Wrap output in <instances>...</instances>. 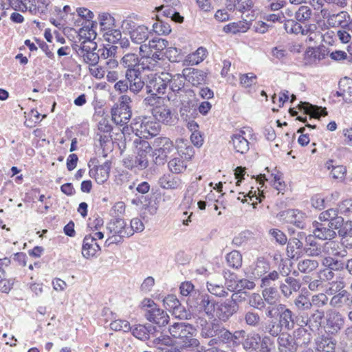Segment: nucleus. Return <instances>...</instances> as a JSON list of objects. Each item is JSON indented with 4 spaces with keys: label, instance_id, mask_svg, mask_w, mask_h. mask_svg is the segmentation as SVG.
<instances>
[{
    "label": "nucleus",
    "instance_id": "nucleus-24",
    "mask_svg": "<svg viewBox=\"0 0 352 352\" xmlns=\"http://www.w3.org/2000/svg\"><path fill=\"white\" fill-rule=\"evenodd\" d=\"M278 349L280 352H296L298 347L292 334L283 332L277 338Z\"/></svg>",
    "mask_w": 352,
    "mask_h": 352
},
{
    "label": "nucleus",
    "instance_id": "nucleus-6",
    "mask_svg": "<svg viewBox=\"0 0 352 352\" xmlns=\"http://www.w3.org/2000/svg\"><path fill=\"white\" fill-rule=\"evenodd\" d=\"M170 74L162 72L151 78L146 85V93L151 95L164 94L166 91L168 83L170 78Z\"/></svg>",
    "mask_w": 352,
    "mask_h": 352
},
{
    "label": "nucleus",
    "instance_id": "nucleus-11",
    "mask_svg": "<svg viewBox=\"0 0 352 352\" xmlns=\"http://www.w3.org/2000/svg\"><path fill=\"white\" fill-rule=\"evenodd\" d=\"M238 310V305L230 300L215 303L216 316L223 322L227 321Z\"/></svg>",
    "mask_w": 352,
    "mask_h": 352
},
{
    "label": "nucleus",
    "instance_id": "nucleus-26",
    "mask_svg": "<svg viewBox=\"0 0 352 352\" xmlns=\"http://www.w3.org/2000/svg\"><path fill=\"white\" fill-rule=\"evenodd\" d=\"M327 55L326 50L320 47H308L304 56L306 65H316Z\"/></svg>",
    "mask_w": 352,
    "mask_h": 352
},
{
    "label": "nucleus",
    "instance_id": "nucleus-61",
    "mask_svg": "<svg viewBox=\"0 0 352 352\" xmlns=\"http://www.w3.org/2000/svg\"><path fill=\"white\" fill-rule=\"evenodd\" d=\"M294 305L300 311L309 310L311 308L309 298L305 295H299L294 301Z\"/></svg>",
    "mask_w": 352,
    "mask_h": 352
},
{
    "label": "nucleus",
    "instance_id": "nucleus-29",
    "mask_svg": "<svg viewBox=\"0 0 352 352\" xmlns=\"http://www.w3.org/2000/svg\"><path fill=\"white\" fill-rule=\"evenodd\" d=\"M327 327L331 333L338 332L344 325V319L342 315L336 311H329L327 313Z\"/></svg>",
    "mask_w": 352,
    "mask_h": 352
},
{
    "label": "nucleus",
    "instance_id": "nucleus-51",
    "mask_svg": "<svg viewBox=\"0 0 352 352\" xmlns=\"http://www.w3.org/2000/svg\"><path fill=\"white\" fill-rule=\"evenodd\" d=\"M177 151L180 157H184L186 160H191L192 157L195 154V151L193 147L188 144V143L184 140H181L179 144L177 146Z\"/></svg>",
    "mask_w": 352,
    "mask_h": 352
},
{
    "label": "nucleus",
    "instance_id": "nucleus-3",
    "mask_svg": "<svg viewBox=\"0 0 352 352\" xmlns=\"http://www.w3.org/2000/svg\"><path fill=\"white\" fill-rule=\"evenodd\" d=\"M131 129L136 136L140 138H150L156 136L160 131V124L151 118H139L131 123Z\"/></svg>",
    "mask_w": 352,
    "mask_h": 352
},
{
    "label": "nucleus",
    "instance_id": "nucleus-2",
    "mask_svg": "<svg viewBox=\"0 0 352 352\" xmlns=\"http://www.w3.org/2000/svg\"><path fill=\"white\" fill-rule=\"evenodd\" d=\"M192 325L184 322L174 323L169 328L172 337L178 339L177 344L182 347L197 346L199 341L194 338Z\"/></svg>",
    "mask_w": 352,
    "mask_h": 352
},
{
    "label": "nucleus",
    "instance_id": "nucleus-63",
    "mask_svg": "<svg viewBox=\"0 0 352 352\" xmlns=\"http://www.w3.org/2000/svg\"><path fill=\"white\" fill-rule=\"evenodd\" d=\"M180 294L183 296H188L190 299L194 293H199V290L195 289L193 284L190 281H185L181 283L179 287Z\"/></svg>",
    "mask_w": 352,
    "mask_h": 352
},
{
    "label": "nucleus",
    "instance_id": "nucleus-52",
    "mask_svg": "<svg viewBox=\"0 0 352 352\" xmlns=\"http://www.w3.org/2000/svg\"><path fill=\"white\" fill-rule=\"evenodd\" d=\"M248 304L250 307L261 311L265 308V302L263 296H261L257 293H252L250 295Z\"/></svg>",
    "mask_w": 352,
    "mask_h": 352
},
{
    "label": "nucleus",
    "instance_id": "nucleus-27",
    "mask_svg": "<svg viewBox=\"0 0 352 352\" xmlns=\"http://www.w3.org/2000/svg\"><path fill=\"white\" fill-rule=\"evenodd\" d=\"M153 116L160 122L166 125H173L175 122L173 113L170 108L166 106H158L153 109Z\"/></svg>",
    "mask_w": 352,
    "mask_h": 352
},
{
    "label": "nucleus",
    "instance_id": "nucleus-18",
    "mask_svg": "<svg viewBox=\"0 0 352 352\" xmlns=\"http://www.w3.org/2000/svg\"><path fill=\"white\" fill-rule=\"evenodd\" d=\"M338 211L336 209L331 208L327 210L320 214L319 219L322 222H327L331 226H334V228L340 229L344 223V218L338 216Z\"/></svg>",
    "mask_w": 352,
    "mask_h": 352
},
{
    "label": "nucleus",
    "instance_id": "nucleus-28",
    "mask_svg": "<svg viewBox=\"0 0 352 352\" xmlns=\"http://www.w3.org/2000/svg\"><path fill=\"white\" fill-rule=\"evenodd\" d=\"M349 14L344 11L340 12L338 14H332L328 19V24L331 27L349 28H352V21H350Z\"/></svg>",
    "mask_w": 352,
    "mask_h": 352
},
{
    "label": "nucleus",
    "instance_id": "nucleus-30",
    "mask_svg": "<svg viewBox=\"0 0 352 352\" xmlns=\"http://www.w3.org/2000/svg\"><path fill=\"white\" fill-rule=\"evenodd\" d=\"M100 250V245L96 241V237L87 235L83 239L82 254L84 257L89 258L96 255Z\"/></svg>",
    "mask_w": 352,
    "mask_h": 352
},
{
    "label": "nucleus",
    "instance_id": "nucleus-38",
    "mask_svg": "<svg viewBox=\"0 0 352 352\" xmlns=\"http://www.w3.org/2000/svg\"><path fill=\"white\" fill-rule=\"evenodd\" d=\"M120 64L126 69V71L140 69V59L135 53L125 54L120 60Z\"/></svg>",
    "mask_w": 352,
    "mask_h": 352
},
{
    "label": "nucleus",
    "instance_id": "nucleus-1",
    "mask_svg": "<svg viewBox=\"0 0 352 352\" xmlns=\"http://www.w3.org/2000/svg\"><path fill=\"white\" fill-rule=\"evenodd\" d=\"M187 303L193 311L198 314V316H208L213 318L215 311V301L207 294L199 292L194 293Z\"/></svg>",
    "mask_w": 352,
    "mask_h": 352
},
{
    "label": "nucleus",
    "instance_id": "nucleus-33",
    "mask_svg": "<svg viewBox=\"0 0 352 352\" xmlns=\"http://www.w3.org/2000/svg\"><path fill=\"white\" fill-rule=\"evenodd\" d=\"M243 349L248 352H258L260 334L252 332L245 333L243 340Z\"/></svg>",
    "mask_w": 352,
    "mask_h": 352
},
{
    "label": "nucleus",
    "instance_id": "nucleus-19",
    "mask_svg": "<svg viewBox=\"0 0 352 352\" xmlns=\"http://www.w3.org/2000/svg\"><path fill=\"white\" fill-rule=\"evenodd\" d=\"M182 71L186 80L192 86L205 83L206 74L204 72L195 68H185Z\"/></svg>",
    "mask_w": 352,
    "mask_h": 352
},
{
    "label": "nucleus",
    "instance_id": "nucleus-14",
    "mask_svg": "<svg viewBox=\"0 0 352 352\" xmlns=\"http://www.w3.org/2000/svg\"><path fill=\"white\" fill-rule=\"evenodd\" d=\"M301 287L300 280L292 276H289L288 274L285 276L284 280L279 284V289L281 294L285 298H289L293 293L297 292Z\"/></svg>",
    "mask_w": 352,
    "mask_h": 352
},
{
    "label": "nucleus",
    "instance_id": "nucleus-45",
    "mask_svg": "<svg viewBox=\"0 0 352 352\" xmlns=\"http://www.w3.org/2000/svg\"><path fill=\"white\" fill-rule=\"evenodd\" d=\"M318 266V261L311 258L301 260L297 264L298 270L304 274H309L315 271Z\"/></svg>",
    "mask_w": 352,
    "mask_h": 352
},
{
    "label": "nucleus",
    "instance_id": "nucleus-41",
    "mask_svg": "<svg viewBox=\"0 0 352 352\" xmlns=\"http://www.w3.org/2000/svg\"><path fill=\"white\" fill-rule=\"evenodd\" d=\"M336 341L332 338L322 337L316 343V352H336Z\"/></svg>",
    "mask_w": 352,
    "mask_h": 352
},
{
    "label": "nucleus",
    "instance_id": "nucleus-48",
    "mask_svg": "<svg viewBox=\"0 0 352 352\" xmlns=\"http://www.w3.org/2000/svg\"><path fill=\"white\" fill-rule=\"evenodd\" d=\"M170 172L179 174L186 170L187 165L182 157H177L170 160L168 164Z\"/></svg>",
    "mask_w": 352,
    "mask_h": 352
},
{
    "label": "nucleus",
    "instance_id": "nucleus-54",
    "mask_svg": "<svg viewBox=\"0 0 352 352\" xmlns=\"http://www.w3.org/2000/svg\"><path fill=\"white\" fill-rule=\"evenodd\" d=\"M223 275L225 278L228 289L231 292L234 291L238 281L236 274L231 272L230 270H225L223 272Z\"/></svg>",
    "mask_w": 352,
    "mask_h": 352
},
{
    "label": "nucleus",
    "instance_id": "nucleus-37",
    "mask_svg": "<svg viewBox=\"0 0 352 352\" xmlns=\"http://www.w3.org/2000/svg\"><path fill=\"white\" fill-rule=\"evenodd\" d=\"M300 109H303L306 114L310 115L311 117L320 118L327 116L326 108L311 104L308 102H301L299 105Z\"/></svg>",
    "mask_w": 352,
    "mask_h": 352
},
{
    "label": "nucleus",
    "instance_id": "nucleus-50",
    "mask_svg": "<svg viewBox=\"0 0 352 352\" xmlns=\"http://www.w3.org/2000/svg\"><path fill=\"white\" fill-rule=\"evenodd\" d=\"M262 296L265 303L270 305H274L278 298V291L273 287H265L262 291Z\"/></svg>",
    "mask_w": 352,
    "mask_h": 352
},
{
    "label": "nucleus",
    "instance_id": "nucleus-8",
    "mask_svg": "<svg viewBox=\"0 0 352 352\" xmlns=\"http://www.w3.org/2000/svg\"><path fill=\"white\" fill-rule=\"evenodd\" d=\"M278 312V323L283 329L289 331L294 329L295 325V316L292 310L284 304H278L276 306Z\"/></svg>",
    "mask_w": 352,
    "mask_h": 352
},
{
    "label": "nucleus",
    "instance_id": "nucleus-25",
    "mask_svg": "<svg viewBox=\"0 0 352 352\" xmlns=\"http://www.w3.org/2000/svg\"><path fill=\"white\" fill-rule=\"evenodd\" d=\"M144 316L149 322L156 324L160 327L166 325L169 320L168 314L158 306L147 314H144Z\"/></svg>",
    "mask_w": 352,
    "mask_h": 352
},
{
    "label": "nucleus",
    "instance_id": "nucleus-39",
    "mask_svg": "<svg viewBox=\"0 0 352 352\" xmlns=\"http://www.w3.org/2000/svg\"><path fill=\"white\" fill-rule=\"evenodd\" d=\"M250 29V23L247 21H239L225 25L223 30L226 33L236 34L246 32Z\"/></svg>",
    "mask_w": 352,
    "mask_h": 352
},
{
    "label": "nucleus",
    "instance_id": "nucleus-13",
    "mask_svg": "<svg viewBox=\"0 0 352 352\" xmlns=\"http://www.w3.org/2000/svg\"><path fill=\"white\" fill-rule=\"evenodd\" d=\"M280 217H283L286 222L292 223L300 229H305L306 227V215L298 210L289 209L283 211Z\"/></svg>",
    "mask_w": 352,
    "mask_h": 352
},
{
    "label": "nucleus",
    "instance_id": "nucleus-47",
    "mask_svg": "<svg viewBox=\"0 0 352 352\" xmlns=\"http://www.w3.org/2000/svg\"><path fill=\"white\" fill-rule=\"evenodd\" d=\"M342 87L344 93V100L347 103L352 102V80L345 77L341 79L339 85Z\"/></svg>",
    "mask_w": 352,
    "mask_h": 352
},
{
    "label": "nucleus",
    "instance_id": "nucleus-62",
    "mask_svg": "<svg viewBox=\"0 0 352 352\" xmlns=\"http://www.w3.org/2000/svg\"><path fill=\"white\" fill-rule=\"evenodd\" d=\"M100 26L103 33L109 32L114 28V19L109 14H103L100 18Z\"/></svg>",
    "mask_w": 352,
    "mask_h": 352
},
{
    "label": "nucleus",
    "instance_id": "nucleus-7",
    "mask_svg": "<svg viewBox=\"0 0 352 352\" xmlns=\"http://www.w3.org/2000/svg\"><path fill=\"white\" fill-rule=\"evenodd\" d=\"M134 144H136L137 155L134 158L135 166L139 170L146 168L148 165V153L151 151L150 144L145 140L135 138Z\"/></svg>",
    "mask_w": 352,
    "mask_h": 352
},
{
    "label": "nucleus",
    "instance_id": "nucleus-59",
    "mask_svg": "<svg viewBox=\"0 0 352 352\" xmlns=\"http://www.w3.org/2000/svg\"><path fill=\"white\" fill-rule=\"evenodd\" d=\"M207 288L210 293L217 296L221 297L228 294L222 284H217L213 281L207 282Z\"/></svg>",
    "mask_w": 352,
    "mask_h": 352
},
{
    "label": "nucleus",
    "instance_id": "nucleus-46",
    "mask_svg": "<svg viewBox=\"0 0 352 352\" xmlns=\"http://www.w3.org/2000/svg\"><path fill=\"white\" fill-rule=\"evenodd\" d=\"M258 352H272L276 349L275 338L268 336L260 335Z\"/></svg>",
    "mask_w": 352,
    "mask_h": 352
},
{
    "label": "nucleus",
    "instance_id": "nucleus-35",
    "mask_svg": "<svg viewBox=\"0 0 352 352\" xmlns=\"http://www.w3.org/2000/svg\"><path fill=\"white\" fill-rule=\"evenodd\" d=\"M270 270V263L263 258H258L252 265L251 273L255 278H261Z\"/></svg>",
    "mask_w": 352,
    "mask_h": 352
},
{
    "label": "nucleus",
    "instance_id": "nucleus-17",
    "mask_svg": "<svg viewBox=\"0 0 352 352\" xmlns=\"http://www.w3.org/2000/svg\"><path fill=\"white\" fill-rule=\"evenodd\" d=\"M109 234H120L121 236L129 237L131 236L132 230H128L126 223L123 219L116 218L111 219L106 227Z\"/></svg>",
    "mask_w": 352,
    "mask_h": 352
},
{
    "label": "nucleus",
    "instance_id": "nucleus-55",
    "mask_svg": "<svg viewBox=\"0 0 352 352\" xmlns=\"http://www.w3.org/2000/svg\"><path fill=\"white\" fill-rule=\"evenodd\" d=\"M283 329L276 321H270L265 327V333L275 338L278 337Z\"/></svg>",
    "mask_w": 352,
    "mask_h": 352
},
{
    "label": "nucleus",
    "instance_id": "nucleus-22",
    "mask_svg": "<svg viewBox=\"0 0 352 352\" xmlns=\"http://www.w3.org/2000/svg\"><path fill=\"white\" fill-rule=\"evenodd\" d=\"M196 323L201 327V335L204 338L216 336L220 324L219 323L207 322L202 316H198Z\"/></svg>",
    "mask_w": 352,
    "mask_h": 352
},
{
    "label": "nucleus",
    "instance_id": "nucleus-58",
    "mask_svg": "<svg viewBox=\"0 0 352 352\" xmlns=\"http://www.w3.org/2000/svg\"><path fill=\"white\" fill-rule=\"evenodd\" d=\"M89 36L88 37L87 41H84L78 50V54L81 56L82 54H86L89 52H91L93 51H96L97 49V44L95 42L91 41V33L89 32Z\"/></svg>",
    "mask_w": 352,
    "mask_h": 352
},
{
    "label": "nucleus",
    "instance_id": "nucleus-21",
    "mask_svg": "<svg viewBox=\"0 0 352 352\" xmlns=\"http://www.w3.org/2000/svg\"><path fill=\"white\" fill-rule=\"evenodd\" d=\"M305 327L304 324H301L292 334L298 348L308 345L312 339V331L307 329Z\"/></svg>",
    "mask_w": 352,
    "mask_h": 352
},
{
    "label": "nucleus",
    "instance_id": "nucleus-56",
    "mask_svg": "<svg viewBox=\"0 0 352 352\" xmlns=\"http://www.w3.org/2000/svg\"><path fill=\"white\" fill-rule=\"evenodd\" d=\"M207 54V50L203 47H200L195 52L190 54L189 60L192 65H197L206 58Z\"/></svg>",
    "mask_w": 352,
    "mask_h": 352
},
{
    "label": "nucleus",
    "instance_id": "nucleus-64",
    "mask_svg": "<svg viewBox=\"0 0 352 352\" xmlns=\"http://www.w3.org/2000/svg\"><path fill=\"white\" fill-rule=\"evenodd\" d=\"M338 211L341 214L352 219V199L342 201L338 206Z\"/></svg>",
    "mask_w": 352,
    "mask_h": 352
},
{
    "label": "nucleus",
    "instance_id": "nucleus-36",
    "mask_svg": "<svg viewBox=\"0 0 352 352\" xmlns=\"http://www.w3.org/2000/svg\"><path fill=\"white\" fill-rule=\"evenodd\" d=\"M323 318L324 312L316 310L306 321L302 320L301 322L308 327L310 331L314 332L320 327Z\"/></svg>",
    "mask_w": 352,
    "mask_h": 352
},
{
    "label": "nucleus",
    "instance_id": "nucleus-15",
    "mask_svg": "<svg viewBox=\"0 0 352 352\" xmlns=\"http://www.w3.org/2000/svg\"><path fill=\"white\" fill-rule=\"evenodd\" d=\"M154 155L164 158L173 148V142L166 137L156 138L153 142Z\"/></svg>",
    "mask_w": 352,
    "mask_h": 352
},
{
    "label": "nucleus",
    "instance_id": "nucleus-42",
    "mask_svg": "<svg viewBox=\"0 0 352 352\" xmlns=\"http://www.w3.org/2000/svg\"><path fill=\"white\" fill-rule=\"evenodd\" d=\"M132 334L139 340H144L148 339L151 333H153L155 331V327L148 325V327L144 325H138L130 330Z\"/></svg>",
    "mask_w": 352,
    "mask_h": 352
},
{
    "label": "nucleus",
    "instance_id": "nucleus-23",
    "mask_svg": "<svg viewBox=\"0 0 352 352\" xmlns=\"http://www.w3.org/2000/svg\"><path fill=\"white\" fill-rule=\"evenodd\" d=\"M320 274L321 278L327 281L332 280L330 283L331 287V289L335 287L336 291H340L344 289L346 286V283L344 281V277L341 276H338L336 277V280H333L335 278L334 271L328 267H324L323 270L320 271Z\"/></svg>",
    "mask_w": 352,
    "mask_h": 352
},
{
    "label": "nucleus",
    "instance_id": "nucleus-32",
    "mask_svg": "<svg viewBox=\"0 0 352 352\" xmlns=\"http://www.w3.org/2000/svg\"><path fill=\"white\" fill-rule=\"evenodd\" d=\"M112 120L116 124L124 125L126 124L131 117L130 109L126 107H114L111 110Z\"/></svg>",
    "mask_w": 352,
    "mask_h": 352
},
{
    "label": "nucleus",
    "instance_id": "nucleus-60",
    "mask_svg": "<svg viewBox=\"0 0 352 352\" xmlns=\"http://www.w3.org/2000/svg\"><path fill=\"white\" fill-rule=\"evenodd\" d=\"M280 277V274L276 271L273 270L272 272H269L267 274H265L261 278V287H271L272 282H274L277 280Z\"/></svg>",
    "mask_w": 352,
    "mask_h": 352
},
{
    "label": "nucleus",
    "instance_id": "nucleus-10",
    "mask_svg": "<svg viewBox=\"0 0 352 352\" xmlns=\"http://www.w3.org/2000/svg\"><path fill=\"white\" fill-rule=\"evenodd\" d=\"M125 77L129 82V91L139 94L145 85L140 69H131L125 72Z\"/></svg>",
    "mask_w": 352,
    "mask_h": 352
},
{
    "label": "nucleus",
    "instance_id": "nucleus-43",
    "mask_svg": "<svg viewBox=\"0 0 352 352\" xmlns=\"http://www.w3.org/2000/svg\"><path fill=\"white\" fill-rule=\"evenodd\" d=\"M324 267H328L333 271H342L344 269L345 263L338 258L332 256H324L321 261Z\"/></svg>",
    "mask_w": 352,
    "mask_h": 352
},
{
    "label": "nucleus",
    "instance_id": "nucleus-5",
    "mask_svg": "<svg viewBox=\"0 0 352 352\" xmlns=\"http://www.w3.org/2000/svg\"><path fill=\"white\" fill-rule=\"evenodd\" d=\"M252 129L250 127H243L235 131L230 136L229 144L233 151L236 153L245 154L250 150V142L249 139L252 136Z\"/></svg>",
    "mask_w": 352,
    "mask_h": 352
},
{
    "label": "nucleus",
    "instance_id": "nucleus-16",
    "mask_svg": "<svg viewBox=\"0 0 352 352\" xmlns=\"http://www.w3.org/2000/svg\"><path fill=\"white\" fill-rule=\"evenodd\" d=\"M322 254L325 256L344 258L347 255V250L340 243L329 240L323 243Z\"/></svg>",
    "mask_w": 352,
    "mask_h": 352
},
{
    "label": "nucleus",
    "instance_id": "nucleus-53",
    "mask_svg": "<svg viewBox=\"0 0 352 352\" xmlns=\"http://www.w3.org/2000/svg\"><path fill=\"white\" fill-rule=\"evenodd\" d=\"M312 10L309 6H302L296 12L295 19L298 22H305L311 19Z\"/></svg>",
    "mask_w": 352,
    "mask_h": 352
},
{
    "label": "nucleus",
    "instance_id": "nucleus-31",
    "mask_svg": "<svg viewBox=\"0 0 352 352\" xmlns=\"http://www.w3.org/2000/svg\"><path fill=\"white\" fill-rule=\"evenodd\" d=\"M110 169L111 162L107 161L102 165L97 166L96 169H91L89 175L91 177L94 176L98 184H102L109 178Z\"/></svg>",
    "mask_w": 352,
    "mask_h": 352
},
{
    "label": "nucleus",
    "instance_id": "nucleus-4",
    "mask_svg": "<svg viewBox=\"0 0 352 352\" xmlns=\"http://www.w3.org/2000/svg\"><path fill=\"white\" fill-rule=\"evenodd\" d=\"M168 45V42L167 40L155 36L149 40L147 43L140 46V53L142 57L151 58L153 60L157 62L162 59L163 56L161 52L165 50Z\"/></svg>",
    "mask_w": 352,
    "mask_h": 352
},
{
    "label": "nucleus",
    "instance_id": "nucleus-40",
    "mask_svg": "<svg viewBox=\"0 0 352 352\" xmlns=\"http://www.w3.org/2000/svg\"><path fill=\"white\" fill-rule=\"evenodd\" d=\"M303 250V243L298 239H290L287 245V254L291 258H298Z\"/></svg>",
    "mask_w": 352,
    "mask_h": 352
},
{
    "label": "nucleus",
    "instance_id": "nucleus-12",
    "mask_svg": "<svg viewBox=\"0 0 352 352\" xmlns=\"http://www.w3.org/2000/svg\"><path fill=\"white\" fill-rule=\"evenodd\" d=\"M170 79L168 85L170 92L168 94V100L175 101L177 100V95L184 87V81L186 80L184 73L172 75L170 74Z\"/></svg>",
    "mask_w": 352,
    "mask_h": 352
},
{
    "label": "nucleus",
    "instance_id": "nucleus-57",
    "mask_svg": "<svg viewBox=\"0 0 352 352\" xmlns=\"http://www.w3.org/2000/svg\"><path fill=\"white\" fill-rule=\"evenodd\" d=\"M153 30L159 35H166L170 33V25L163 21L157 20L153 25Z\"/></svg>",
    "mask_w": 352,
    "mask_h": 352
},
{
    "label": "nucleus",
    "instance_id": "nucleus-9",
    "mask_svg": "<svg viewBox=\"0 0 352 352\" xmlns=\"http://www.w3.org/2000/svg\"><path fill=\"white\" fill-rule=\"evenodd\" d=\"M313 234L316 238L321 240H331L336 236L334 226H331L327 222H313Z\"/></svg>",
    "mask_w": 352,
    "mask_h": 352
},
{
    "label": "nucleus",
    "instance_id": "nucleus-20",
    "mask_svg": "<svg viewBox=\"0 0 352 352\" xmlns=\"http://www.w3.org/2000/svg\"><path fill=\"white\" fill-rule=\"evenodd\" d=\"M323 244L318 243L315 236L308 235L305 238V244L303 246V252L308 256L318 257L322 255Z\"/></svg>",
    "mask_w": 352,
    "mask_h": 352
},
{
    "label": "nucleus",
    "instance_id": "nucleus-49",
    "mask_svg": "<svg viewBox=\"0 0 352 352\" xmlns=\"http://www.w3.org/2000/svg\"><path fill=\"white\" fill-rule=\"evenodd\" d=\"M226 262L229 267L239 269L242 265V256L239 251H232L226 255Z\"/></svg>",
    "mask_w": 352,
    "mask_h": 352
},
{
    "label": "nucleus",
    "instance_id": "nucleus-34",
    "mask_svg": "<svg viewBox=\"0 0 352 352\" xmlns=\"http://www.w3.org/2000/svg\"><path fill=\"white\" fill-rule=\"evenodd\" d=\"M150 34V30L145 25H139L130 33L132 41L140 45L146 44Z\"/></svg>",
    "mask_w": 352,
    "mask_h": 352
},
{
    "label": "nucleus",
    "instance_id": "nucleus-44",
    "mask_svg": "<svg viewBox=\"0 0 352 352\" xmlns=\"http://www.w3.org/2000/svg\"><path fill=\"white\" fill-rule=\"evenodd\" d=\"M158 183L162 188L173 190L178 188L181 184V182L179 179L173 177L170 174L162 176Z\"/></svg>",
    "mask_w": 352,
    "mask_h": 352
}]
</instances>
